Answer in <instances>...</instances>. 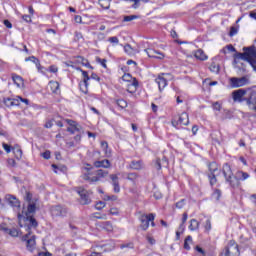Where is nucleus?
I'll return each mask as SVG.
<instances>
[{
  "label": "nucleus",
  "mask_w": 256,
  "mask_h": 256,
  "mask_svg": "<svg viewBox=\"0 0 256 256\" xmlns=\"http://www.w3.org/2000/svg\"><path fill=\"white\" fill-rule=\"evenodd\" d=\"M49 71H50V73H57V71H59V69L57 68V66L52 65L49 67Z\"/></svg>",
  "instance_id": "obj_58"
},
{
  "label": "nucleus",
  "mask_w": 256,
  "mask_h": 256,
  "mask_svg": "<svg viewBox=\"0 0 256 256\" xmlns=\"http://www.w3.org/2000/svg\"><path fill=\"white\" fill-rule=\"evenodd\" d=\"M2 147L6 151V153H9L11 151V146H9V144L5 142L2 143Z\"/></svg>",
  "instance_id": "obj_56"
},
{
  "label": "nucleus",
  "mask_w": 256,
  "mask_h": 256,
  "mask_svg": "<svg viewBox=\"0 0 256 256\" xmlns=\"http://www.w3.org/2000/svg\"><path fill=\"white\" fill-rule=\"evenodd\" d=\"M208 171H209V173L207 174V177L209 179V183H210L211 187H213L214 185H217V176L215 175V173H217V171H219L217 162L209 163Z\"/></svg>",
  "instance_id": "obj_2"
},
{
  "label": "nucleus",
  "mask_w": 256,
  "mask_h": 256,
  "mask_svg": "<svg viewBox=\"0 0 256 256\" xmlns=\"http://www.w3.org/2000/svg\"><path fill=\"white\" fill-rule=\"evenodd\" d=\"M52 88L54 89V93H57V90H59V82H53Z\"/></svg>",
  "instance_id": "obj_60"
},
{
  "label": "nucleus",
  "mask_w": 256,
  "mask_h": 256,
  "mask_svg": "<svg viewBox=\"0 0 256 256\" xmlns=\"http://www.w3.org/2000/svg\"><path fill=\"white\" fill-rule=\"evenodd\" d=\"M249 83V79L247 77L243 76L241 78L232 77L230 78V85L232 89H237L239 87H245Z\"/></svg>",
  "instance_id": "obj_7"
},
{
  "label": "nucleus",
  "mask_w": 256,
  "mask_h": 256,
  "mask_svg": "<svg viewBox=\"0 0 256 256\" xmlns=\"http://www.w3.org/2000/svg\"><path fill=\"white\" fill-rule=\"evenodd\" d=\"M110 179L114 187V193H121V186L119 185V174H111Z\"/></svg>",
  "instance_id": "obj_12"
},
{
  "label": "nucleus",
  "mask_w": 256,
  "mask_h": 256,
  "mask_svg": "<svg viewBox=\"0 0 256 256\" xmlns=\"http://www.w3.org/2000/svg\"><path fill=\"white\" fill-rule=\"evenodd\" d=\"M89 175V173L83 175L84 181H89V183H97L98 181H101V179L105 178L106 175H109V172L99 169L96 171V176L91 177Z\"/></svg>",
  "instance_id": "obj_3"
},
{
  "label": "nucleus",
  "mask_w": 256,
  "mask_h": 256,
  "mask_svg": "<svg viewBox=\"0 0 256 256\" xmlns=\"http://www.w3.org/2000/svg\"><path fill=\"white\" fill-rule=\"evenodd\" d=\"M188 217H189V215L187 214V212H184L182 215V223L183 224L187 223Z\"/></svg>",
  "instance_id": "obj_62"
},
{
  "label": "nucleus",
  "mask_w": 256,
  "mask_h": 256,
  "mask_svg": "<svg viewBox=\"0 0 256 256\" xmlns=\"http://www.w3.org/2000/svg\"><path fill=\"white\" fill-rule=\"evenodd\" d=\"M116 105H118V107H120L121 109H125L127 107V101H125L124 99H118L116 101Z\"/></svg>",
  "instance_id": "obj_37"
},
{
  "label": "nucleus",
  "mask_w": 256,
  "mask_h": 256,
  "mask_svg": "<svg viewBox=\"0 0 256 256\" xmlns=\"http://www.w3.org/2000/svg\"><path fill=\"white\" fill-rule=\"evenodd\" d=\"M151 221H155V214L150 213V214H143L140 216V229H142V231H147L149 229V223H151Z\"/></svg>",
  "instance_id": "obj_5"
},
{
  "label": "nucleus",
  "mask_w": 256,
  "mask_h": 256,
  "mask_svg": "<svg viewBox=\"0 0 256 256\" xmlns=\"http://www.w3.org/2000/svg\"><path fill=\"white\" fill-rule=\"evenodd\" d=\"M212 107H213L214 111H221V103H219V102H214L212 104Z\"/></svg>",
  "instance_id": "obj_50"
},
{
  "label": "nucleus",
  "mask_w": 256,
  "mask_h": 256,
  "mask_svg": "<svg viewBox=\"0 0 256 256\" xmlns=\"http://www.w3.org/2000/svg\"><path fill=\"white\" fill-rule=\"evenodd\" d=\"M222 173L225 181L232 189L241 187V181H247V179L250 177L249 173L243 172V170H238L235 174H233V169L229 163H225L222 166Z\"/></svg>",
  "instance_id": "obj_1"
},
{
  "label": "nucleus",
  "mask_w": 256,
  "mask_h": 256,
  "mask_svg": "<svg viewBox=\"0 0 256 256\" xmlns=\"http://www.w3.org/2000/svg\"><path fill=\"white\" fill-rule=\"evenodd\" d=\"M155 82L158 85L159 91H163V89L167 85V79H165L164 77H161V76L157 77Z\"/></svg>",
  "instance_id": "obj_23"
},
{
  "label": "nucleus",
  "mask_w": 256,
  "mask_h": 256,
  "mask_svg": "<svg viewBox=\"0 0 256 256\" xmlns=\"http://www.w3.org/2000/svg\"><path fill=\"white\" fill-rule=\"evenodd\" d=\"M14 155L16 157V159H18V161L21 159V157H23V150H21L20 148L16 149L14 151Z\"/></svg>",
  "instance_id": "obj_42"
},
{
  "label": "nucleus",
  "mask_w": 256,
  "mask_h": 256,
  "mask_svg": "<svg viewBox=\"0 0 256 256\" xmlns=\"http://www.w3.org/2000/svg\"><path fill=\"white\" fill-rule=\"evenodd\" d=\"M124 177L128 181L135 183V181H137V179L139 178V174H137V172H130V173L124 174Z\"/></svg>",
  "instance_id": "obj_26"
},
{
  "label": "nucleus",
  "mask_w": 256,
  "mask_h": 256,
  "mask_svg": "<svg viewBox=\"0 0 256 256\" xmlns=\"http://www.w3.org/2000/svg\"><path fill=\"white\" fill-rule=\"evenodd\" d=\"M194 56L199 60V61H207L209 59V56L205 54L203 49H198L195 53Z\"/></svg>",
  "instance_id": "obj_22"
},
{
  "label": "nucleus",
  "mask_w": 256,
  "mask_h": 256,
  "mask_svg": "<svg viewBox=\"0 0 256 256\" xmlns=\"http://www.w3.org/2000/svg\"><path fill=\"white\" fill-rule=\"evenodd\" d=\"M35 239L36 236H31V231L29 230V232L22 236L21 241L26 242V248L28 249V251L33 252L35 250V245H37Z\"/></svg>",
  "instance_id": "obj_4"
},
{
  "label": "nucleus",
  "mask_w": 256,
  "mask_h": 256,
  "mask_svg": "<svg viewBox=\"0 0 256 256\" xmlns=\"http://www.w3.org/2000/svg\"><path fill=\"white\" fill-rule=\"evenodd\" d=\"M74 62L78 63L80 65H83V67H87L88 69H93V66L89 63V60L85 59L83 56H75Z\"/></svg>",
  "instance_id": "obj_17"
},
{
  "label": "nucleus",
  "mask_w": 256,
  "mask_h": 256,
  "mask_svg": "<svg viewBox=\"0 0 256 256\" xmlns=\"http://www.w3.org/2000/svg\"><path fill=\"white\" fill-rule=\"evenodd\" d=\"M37 211V206L35 203H29L27 207V211L25 212L26 217H32L33 213Z\"/></svg>",
  "instance_id": "obj_24"
},
{
  "label": "nucleus",
  "mask_w": 256,
  "mask_h": 256,
  "mask_svg": "<svg viewBox=\"0 0 256 256\" xmlns=\"http://www.w3.org/2000/svg\"><path fill=\"white\" fill-rule=\"evenodd\" d=\"M109 43H112V45H119V38L117 36H112L108 38Z\"/></svg>",
  "instance_id": "obj_43"
},
{
  "label": "nucleus",
  "mask_w": 256,
  "mask_h": 256,
  "mask_svg": "<svg viewBox=\"0 0 256 256\" xmlns=\"http://www.w3.org/2000/svg\"><path fill=\"white\" fill-rule=\"evenodd\" d=\"M42 157L44 159H51V151L46 150L44 153H42Z\"/></svg>",
  "instance_id": "obj_54"
},
{
  "label": "nucleus",
  "mask_w": 256,
  "mask_h": 256,
  "mask_svg": "<svg viewBox=\"0 0 256 256\" xmlns=\"http://www.w3.org/2000/svg\"><path fill=\"white\" fill-rule=\"evenodd\" d=\"M25 61H33V63L36 65V68L38 69V71H43V66H41V61H39V59L35 56H29L27 58H25Z\"/></svg>",
  "instance_id": "obj_21"
},
{
  "label": "nucleus",
  "mask_w": 256,
  "mask_h": 256,
  "mask_svg": "<svg viewBox=\"0 0 256 256\" xmlns=\"http://www.w3.org/2000/svg\"><path fill=\"white\" fill-rule=\"evenodd\" d=\"M95 207H96L97 211H101V209H104V207H105V202L99 201V202L96 204Z\"/></svg>",
  "instance_id": "obj_48"
},
{
  "label": "nucleus",
  "mask_w": 256,
  "mask_h": 256,
  "mask_svg": "<svg viewBox=\"0 0 256 256\" xmlns=\"http://www.w3.org/2000/svg\"><path fill=\"white\" fill-rule=\"evenodd\" d=\"M26 221H29V223H30L29 225L25 226L27 233H29V231H31V227H33L35 229L39 225V223H37V220L33 216H26Z\"/></svg>",
  "instance_id": "obj_18"
},
{
  "label": "nucleus",
  "mask_w": 256,
  "mask_h": 256,
  "mask_svg": "<svg viewBox=\"0 0 256 256\" xmlns=\"http://www.w3.org/2000/svg\"><path fill=\"white\" fill-rule=\"evenodd\" d=\"M124 51L127 55H133V48L129 44L124 46Z\"/></svg>",
  "instance_id": "obj_44"
},
{
  "label": "nucleus",
  "mask_w": 256,
  "mask_h": 256,
  "mask_svg": "<svg viewBox=\"0 0 256 256\" xmlns=\"http://www.w3.org/2000/svg\"><path fill=\"white\" fill-rule=\"evenodd\" d=\"M3 103L6 107H13V98H4Z\"/></svg>",
  "instance_id": "obj_40"
},
{
  "label": "nucleus",
  "mask_w": 256,
  "mask_h": 256,
  "mask_svg": "<svg viewBox=\"0 0 256 256\" xmlns=\"http://www.w3.org/2000/svg\"><path fill=\"white\" fill-rule=\"evenodd\" d=\"M21 104V99H19V96L17 98H12V107H19Z\"/></svg>",
  "instance_id": "obj_46"
},
{
  "label": "nucleus",
  "mask_w": 256,
  "mask_h": 256,
  "mask_svg": "<svg viewBox=\"0 0 256 256\" xmlns=\"http://www.w3.org/2000/svg\"><path fill=\"white\" fill-rule=\"evenodd\" d=\"M94 167H96L97 169L99 168H103V169H109V167H111V161H109L108 159H104V160H100V161H95L94 162Z\"/></svg>",
  "instance_id": "obj_19"
},
{
  "label": "nucleus",
  "mask_w": 256,
  "mask_h": 256,
  "mask_svg": "<svg viewBox=\"0 0 256 256\" xmlns=\"http://www.w3.org/2000/svg\"><path fill=\"white\" fill-rule=\"evenodd\" d=\"M177 125H189V114L183 112L178 119H172V126L177 127Z\"/></svg>",
  "instance_id": "obj_8"
},
{
  "label": "nucleus",
  "mask_w": 256,
  "mask_h": 256,
  "mask_svg": "<svg viewBox=\"0 0 256 256\" xmlns=\"http://www.w3.org/2000/svg\"><path fill=\"white\" fill-rule=\"evenodd\" d=\"M90 79H94V81H98V82L101 81V77H99L95 72H92Z\"/></svg>",
  "instance_id": "obj_53"
},
{
  "label": "nucleus",
  "mask_w": 256,
  "mask_h": 256,
  "mask_svg": "<svg viewBox=\"0 0 256 256\" xmlns=\"http://www.w3.org/2000/svg\"><path fill=\"white\" fill-rule=\"evenodd\" d=\"M110 215H119V210H117V208H111Z\"/></svg>",
  "instance_id": "obj_63"
},
{
  "label": "nucleus",
  "mask_w": 256,
  "mask_h": 256,
  "mask_svg": "<svg viewBox=\"0 0 256 256\" xmlns=\"http://www.w3.org/2000/svg\"><path fill=\"white\" fill-rule=\"evenodd\" d=\"M77 193L80 196L81 205H89V203H91V197L89 196V192L87 190L79 188Z\"/></svg>",
  "instance_id": "obj_9"
},
{
  "label": "nucleus",
  "mask_w": 256,
  "mask_h": 256,
  "mask_svg": "<svg viewBox=\"0 0 256 256\" xmlns=\"http://www.w3.org/2000/svg\"><path fill=\"white\" fill-rule=\"evenodd\" d=\"M133 76L130 74V73H125L123 76H122V79L124 81H126L127 83H131V81H133Z\"/></svg>",
  "instance_id": "obj_39"
},
{
  "label": "nucleus",
  "mask_w": 256,
  "mask_h": 256,
  "mask_svg": "<svg viewBox=\"0 0 256 256\" xmlns=\"http://www.w3.org/2000/svg\"><path fill=\"white\" fill-rule=\"evenodd\" d=\"M23 21L26 23H31V16L30 15H23L22 16Z\"/></svg>",
  "instance_id": "obj_59"
},
{
  "label": "nucleus",
  "mask_w": 256,
  "mask_h": 256,
  "mask_svg": "<svg viewBox=\"0 0 256 256\" xmlns=\"http://www.w3.org/2000/svg\"><path fill=\"white\" fill-rule=\"evenodd\" d=\"M12 80L17 87H21L23 85V78L17 74H12Z\"/></svg>",
  "instance_id": "obj_28"
},
{
  "label": "nucleus",
  "mask_w": 256,
  "mask_h": 256,
  "mask_svg": "<svg viewBox=\"0 0 256 256\" xmlns=\"http://www.w3.org/2000/svg\"><path fill=\"white\" fill-rule=\"evenodd\" d=\"M127 169L141 171V169H143V160H132L130 164L127 166Z\"/></svg>",
  "instance_id": "obj_16"
},
{
  "label": "nucleus",
  "mask_w": 256,
  "mask_h": 256,
  "mask_svg": "<svg viewBox=\"0 0 256 256\" xmlns=\"http://www.w3.org/2000/svg\"><path fill=\"white\" fill-rule=\"evenodd\" d=\"M6 200L11 207H21V202L13 195H7Z\"/></svg>",
  "instance_id": "obj_20"
},
{
  "label": "nucleus",
  "mask_w": 256,
  "mask_h": 256,
  "mask_svg": "<svg viewBox=\"0 0 256 256\" xmlns=\"http://www.w3.org/2000/svg\"><path fill=\"white\" fill-rule=\"evenodd\" d=\"M205 231H211V219H207L205 222Z\"/></svg>",
  "instance_id": "obj_51"
},
{
  "label": "nucleus",
  "mask_w": 256,
  "mask_h": 256,
  "mask_svg": "<svg viewBox=\"0 0 256 256\" xmlns=\"http://www.w3.org/2000/svg\"><path fill=\"white\" fill-rule=\"evenodd\" d=\"M177 209H183L185 207V199H182L176 203Z\"/></svg>",
  "instance_id": "obj_49"
},
{
  "label": "nucleus",
  "mask_w": 256,
  "mask_h": 256,
  "mask_svg": "<svg viewBox=\"0 0 256 256\" xmlns=\"http://www.w3.org/2000/svg\"><path fill=\"white\" fill-rule=\"evenodd\" d=\"M220 256H231V252H229V249L225 247Z\"/></svg>",
  "instance_id": "obj_55"
},
{
  "label": "nucleus",
  "mask_w": 256,
  "mask_h": 256,
  "mask_svg": "<svg viewBox=\"0 0 256 256\" xmlns=\"http://www.w3.org/2000/svg\"><path fill=\"white\" fill-rule=\"evenodd\" d=\"M101 147L103 149V151L105 152V155L107 157H109L111 155V151H109V143H107V141H102L101 142Z\"/></svg>",
  "instance_id": "obj_29"
},
{
  "label": "nucleus",
  "mask_w": 256,
  "mask_h": 256,
  "mask_svg": "<svg viewBox=\"0 0 256 256\" xmlns=\"http://www.w3.org/2000/svg\"><path fill=\"white\" fill-rule=\"evenodd\" d=\"M74 21H75L76 23H82L83 18H82L81 16H79V15H76V16L74 17Z\"/></svg>",
  "instance_id": "obj_64"
},
{
  "label": "nucleus",
  "mask_w": 256,
  "mask_h": 256,
  "mask_svg": "<svg viewBox=\"0 0 256 256\" xmlns=\"http://www.w3.org/2000/svg\"><path fill=\"white\" fill-rule=\"evenodd\" d=\"M238 32H239V26H232L230 28L229 36L235 37V35H237Z\"/></svg>",
  "instance_id": "obj_36"
},
{
  "label": "nucleus",
  "mask_w": 256,
  "mask_h": 256,
  "mask_svg": "<svg viewBox=\"0 0 256 256\" xmlns=\"http://www.w3.org/2000/svg\"><path fill=\"white\" fill-rule=\"evenodd\" d=\"M4 25H5V27H7V29L13 28V24H11V21H9V20H4Z\"/></svg>",
  "instance_id": "obj_57"
},
{
  "label": "nucleus",
  "mask_w": 256,
  "mask_h": 256,
  "mask_svg": "<svg viewBox=\"0 0 256 256\" xmlns=\"http://www.w3.org/2000/svg\"><path fill=\"white\" fill-rule=\"evenodd\" d=\"M131 86L135 87V89H137V87H139V81L137 80V78H132L131 80Z\"/></svg>",
  "instance_id": "obj_52"
},
{
  "label": "nucleus",
  "mask_w": 256,
  "mask_h": 256,
  "mask_svg": "<svg viewBox=\"0 0 256 256\" xmlns=\"http://www.w3.org/2000/svg\"><path fill=\"white\" fill-rule=\"evenodd\" d=\"M209 69H210L211 73H216L217 74L220 71V66H219V64H217L215 62H212Z\"/></svg>",
  "instance_id": "obj_32"
},
{
  "label": "nucleus",
  "mask_w": 256,
  "mask_h": 256,
  "mask_svg": "<svg viewBox=\"0 0 256 256\" xmlns=\"http://www.w3.org/2000/svg\"><path fill=\"white\" fill-rule=\"evenodd\" d=\"M96 63H100V65L107 69V59H101L100 57H96Z\"/></svg>",
  "instance_id": "obj_38"
},
{
  "label": "nucleus",
  "mask_w": 256,
  "mask_h": 256,
  "mask_svg": "<svg viewBox=\"0 0 256 256\" xmlns=\"http://www.w3.org/2000/svg\"><path fill=\"white\" fill-rule=\"evenodd\" d=\"M66 123L70 126V127H78L79 124L77 122H75L74 120L71 119H66Z\"/></svg>",
  "instance_id": "obj_47"
},
{
  "label": "nucleus",
  "mask_w": 256,
  "mask_h": 256,
  "mask_svg": "<svg viewBox=\"0 0 256 256\" xmlns=\"http://www.w3.org/2000/svg\"><path fill=\"white\" fill-rule=\"evenodd\" d=\"M226 248L229 250V253L232 256H239L240 252H239V245L237 244V242H235V240H230L228 243V246H226Z\"/></svg>",
  "instance_id": "obj_10"
},
{
  "label": "nucleus",
  "mask_w": 256,
  "mask_h": 256,
  "mask_svg": "<svg viewBox=\"0 0 256 256\" xmlns=\"http://www.w3.org/2000/svg\"><path fill=\"white\" fill-rule=\"evenodd\" d=\"M188 229L190 231H197V229H199V221H197V219H191Z\"/></svg>",
  "instance_id": "obj_27"
},
{
  "label": "nucleus",
  "mask_w": 256,
  "mask_h": 256,
  "mask_svg": "<svg viewBox=\"0 0 256 256\" xmlns=\"http://www.w3.org/2000/svg\"><path fill=\"white\" fill-rule=\"evenodd\" d=\"M246 105H248L251 111H256V93L252 92L250 97L246 99Z\"/></svg>",
  "instance_id": "obj_15"
},
{
  "label": "nucleus",
  "mask_w": 256,
  "mask_h": 256,
  "mask_svg": "<svg viewBox=\"0 0 256 256\" xmlns=\"http://www.w3.org/2000/svg\"><path fill=\"white\" fill-rule=\"evenodd\" d=\"M80 91L84 93V95H87L89 93V81H81L79 83Z\"/></svg>",
  "instance_id": "obj_25"
},
{
  "label": "nucleus",
  "mask_w": 256,
  "mask_h": 256,
  "mask_svg": "<svg viewBox=\"0 0 256 256\" xmlns=\"http://www.w3.org/2000/svg\"><path fill=\"white\" fill-rule=\"evenodd\" d=\"M248 63H250L251 67L256 72V61H255V59L252 58Z\"/></svg>",
  "instance_id": "obj_61"
},
{
  "label": "nucleus",
  "mask_w": 256,
  "mask_h": 256,
  "mask_svg": "<svg viewBox=\"0 0 256 256\" xmlns=\"http://www.w3.org/2000/svg\"><path fill=\"white\" fill-rule=\"evenodd\" d=\"M11 237H19V230L17 228L6 229Z\"/></svg>",
  "instance_id": "obj_35"
},
{
  "label": "nucleus",
  "mask_w": 256,
  "mask_h": 256,
  "mask_svg": "<svg viewBox=\"0 0 256 256\" xmlns=\"http://www.w3.org/2000/svg\"><path fill=\"white\" fill-rule=\"evenodd\" d=\"M213 197L216 199V201H219L221 199V190L215 189L213 192Z\"/></svg>",
  "instance_id": "obj_45"
},
{
  "label": "nucleus",
  "mask_w": 256,
  "mask_h": 256,
  "mask_svg": "<svg viewBox=\"0 0 256 256\" xmlns=\"http://www.w3.org/2000/svg\"><path fill=\"white\" fill-rule=\"evenodd\" d=\"M145 53H147L148 57L152 59H164L165 54L162 52H159L158 50H155L153 48H147L145 49Z\"/></svg>",
  "instance_id": "obj_11"
},
{
  "label": "nucleus",
  "mask_w": 256,
  "mask_h": 256,
  "mask_svg": "<svg viewBox=\"0 0 256 256\" xmlns=\"http://www.w3.org/2000/svg\"><path fill=\"white\" fill-rule=\"evenodd\" d=\"M135 19H139V16H137V15L124 16L123 21L129 22V21H133Z\"/></svg>",
  "instance_id": "obj_41"
},
{
  "label": "nucleus",
  "mask_w": 256,
  "mask_h": 256,
  "mask_svg": "<svg viewBox=\"0 0 256 256\" xmlns=\"http://www.w3.org/2000/svg\"><path fill=\"white\" fill-rule=\"evenodd\" d=\"M247 93V90L245 89H238L235 90L232 93V97H233V101H238L239 103H241L243 101V96Z\"/></svg>",
  "instance_id": "obj_14"
},
{
  "label": "nucleus",
  "mask_w": 256,
  "mask_h": 256,
  "mask_svg": "<svg viewBox=\"0 0 256 256\" xmlns=\"http://www.w3.org/2000/svg\"><path fill=\"white\" fill-rule=\"evenodd\" d=\"M77 71H81L82 76L84 77L83 81H91V77L89 76V73L81 68H77Z\"/></svg>",
  "instance_id": "obj_34"
},
{
  "label": "nucleus",
  "mask_w": 256,
  "mask_h": 256,
  "mask_svg": "<svg viewBox=\"0 0 256 256\" xmlns=\"http://www.w3.org/2000/svg\"><path fill=\"white\" fill-rule=\"evenodd\" d=\"M69 210L65 206L56 205L51 207L52 217H67Z\"/></svg>",
  "instance_id": "obj_6"
},
{
  "label": "nucleus",
  "mask_w": 256,
  "mask_h": 256,
  "mask_svg": "<svg viewBox=\"0 0 256 256\" xmlns=\"http://www.w3.org/2000/svg\"><path fill=\"white\" fill-rule=\"evenodd\" d=\"M192 242H193V237L187 236L184 241V249H186V251H189V249H191V246H189V243H192Z\"/></svg>",
  "instance_id": "obj_33"
},
{
  "label": "nucleus",
  "mask_w": 256,
  "mask_h": 256,
  "mask_svg": "<svg viewBox=\"0 0 256 256\" xmlns=\"http://www.w3.org/2000/svg\"><path fill=\"white\" fill-rule=\"evenodd\" d=\"M244 53L236 52L235 58L242 59V61H247L248 63L251 61L252 58L249 57V47L243 48Z\"/></svg>",
  "instance_id": "obj_13"
},
{
  "label": "nucleus",
  "mask_w": 256,
  "mask_h": 256,
  "mask_svg": "<svg viewBox=\"0 0 256 256\" xmlns=\"http://www.w3.org/2000/svg\"><path fill=\"white\" fill-rule=\"evenodd\" d=\"M68 133L75 135V133H81V126H72L67 128Z\"/></svg>",
  "instance_id": "obj_31"
},
{
  "label": "nucleus",
  "mask_w": 256,
  "mask_h": 256,
  "mask_svg": "<svg viewBox=\"0 0 256 256\" xmlns=\"http://www.w3.org/2000/svg\"><path fill=\"white\" fill-rule=\"evenodd\" d=\"M98 5L102 7V9H109L111 7V1L109 0H99Z\"/></svg>",
  "instance_id": "obj_30"
}]
</instances>
